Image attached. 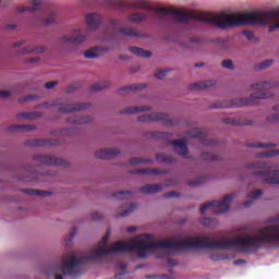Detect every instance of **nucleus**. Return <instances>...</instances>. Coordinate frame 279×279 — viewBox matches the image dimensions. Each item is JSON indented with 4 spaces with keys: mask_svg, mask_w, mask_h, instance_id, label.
I'll return each mask as SVG.
<instances>
[{
    "mask_svg": "<svg viewBox=\"0 0 279 279\" xmlns=\"http://www.w3.org/2000/svg\"><path fill=\"white\" fill-rule=\"evenodd\" d=\"M133 10H148L154 12L153 21L166 27H178L185 25L187 29L202 32L206 27H216V29H232L234 27L251 26V12L248 13H230L223 15L198 14L194 17L185 12L171 10L159 5L157 9L151 8L149 0H135L132 4Z\"/></svg>",
    "mask_w": 279,
    "mask_h": 279,
    "instance_id": "1",
    "label": "nucleus"
},
{
    "mask_svg": "<svg viewBox=\"0 0 279 279\" xmlns=\"http://www.w3.org/2000/svg\"><path fill=\"white\" fill-rule=\"evenodd\" d=\"M253 94L250 95V97H239L231 99L228 102H215L213 106H256L260 100L263 99H271L274 97V93L271 92H265V90H271V88H278V82H269V81H262L257 83H253L251 85Z\"/></svg>",
    "mask_w": 279,
    "mask_h": 279,
    "instance_id": "2",
    "label": "nucleus"
},
{
    "mask_svg": "<svg viewBox=\"0 0 279 279\" xmlns=\"http://www.w3.org/2000/svg\"><path fill=\"white\" fill-rule=\"evenodd\" d=\"M251 169H269L263 171H255L253 175H262L265 178L263 180L264 184H279V170L274 169L271 166L263 162V161H255L251 163Z\"/></svg>",
    "mask_w": 279,
    "mask_h": 279,
    "instance_id": "3",
    "label": "nucleus"
},
{
    "mask_svg": "<svg viewBox=\"0 0 279 279\" xmlns=\"http://www.w3.org/2000/svg\"><path fill=\"white\" fill-rule=\"evenodd\" d=\"M234 199V195H226L221 202L211 201L201 206V215H204L206 210H210L213 215H219L220 213H228L230 210V202Z\"/></svg>",
    "mask_w": 279,
    "mask_h": 279,
    "instance_id": "4",
    "label": "nucleus"
},
{
    "mask_svg": "<svg viewBox=\"0 0 279 279\" xmlns=\"http://www.w3.org/2000/svg\"><path fill=\"white\" fill-rule=\"evenodd\" d=\"M137 119L142 123L159 122L167 128H171V125H178V119L171 118V116L162 112L144 113L138 116Z\"/></svg>",
    "mask_w": 279,
    "mask_h": 279,
    "instance_id": "5",
    "label": "nucleus"
},
{
    "mask_svg": "<svg viewBox=\"0 0 279 279\" xmlns=\"http://www.w3.org/2000/svg\"><path fill=\"white\" fill-rule=\"evenodd\" d=\"M109 24L111 27H117L118 33L122 36H126V38H136L137 40H149V38H151L148 34L138 33V31L132 26H121V22H119V20H110Z\"/></svg>",
    "mask_w": 279,
    "mask_h": 279,
    "instance_id": "6",
    "label": "nucleus"
},
{
    "mask_svg": "<svg viewBox=\"0 0 279 279\" xmlns=\"http://www.w3.org/2000/svg\"><path fill=\"white\" fill-rule=\"evenodd\" d=\"M60 43L62 45H82V43H86V33L80 29L73 31L72 34L61 37Z\"/></svg>",
    "mask_w": 279,
    "mask_h": 279,
    "instance_id": "7",
    "label": "nucleus"
},
{
    "mask_svg": "<svg viewBox=\"0 0 279 279\" xmlns=\"http://www.w3.org/2000/svg\"><path fill=\"white\" fill-rule=\"evenodd\" d=\"M34 160L40 165H53L54 167H66V161L49 155H35Z\"/></svg>",
    "mask_w": 279,
    "mask_h": 279,
    "instance_id": "8",
    "label": "nucleus"
},
{
    "mask_svg": "<svg viewBox=\"0 0 279 279\" xmlns=\"http://www.w3.org/2000/svg\"><path fill=\"white\" fill-rule=\"evenodd\" d=\"M129 23H134V25H142V23H147L149 21V13L134 11L126 15Z\"/></svg>",
    "mask_w": 279,
    "mask_h": 279,
    "instance_id": "9",
    "label": "nucleus"
},
{
    "mask_svg": "<svg viewBox=\"0 0 279 279\" xmlns=\"http://www.w3.org/2000/svg\"><path fill=\"white\" fill-rule=\"evenodd\" d=\"M217 86V81L215 80H207V81H199L196 83H192L187 86L190 90H210V88H215Z\"/></svg>",
    "mask_w": 279,
    "mask_h": 279,
    "instance_id": "10",
    "label": "nucleus"
},
{
    "mask_svg": "<svg viewBox=\"0 0 279 279\" xmlns=\"http://www.w3.org/2000/svg\"><path fill=\"white\" fill-rule=\"evenodd\" d=\"M187 136H190V138H199L203 145H215V141L206 138V134L202 129H192L187 131Z\"/></svg>",
    "mask_w": 279,
    "mask_h": 279,
    "instance_id": "11",
    "label": "nucleus"
},
{
    "mask_svg": "<svg viewBox=\"0 0 279 279\" xmlns=\"http://www.w3.org/2000/svg\"><path fill=\"white\" fill-rule=\"evenodd\" d=\"M168 145H172L174 151L182 156V158H186L189 156V147H186V142L182 140L178 141H169Z\"/></svg>",
    "mask_w": 279,
    "mask_h": 279,
    "instance_id": "12",
    "label": "nucleus"
},
{
    "mask_svg": "<svg viewBox=\"0 0 279 279\" xmlns=\"http://www.w3.org/2000/svg\"><path fill=\"white\" fill-rule=\"evenodd\" d=\"M195 45H204V39L199 37H192L189 41L180 43L181 49H186L187 51H199V47Z\"/></svg>",
    "mask_w": 279,
    "mask_h": 279,
    "instance_id": "13",
    "label": "nucleus"
},
{
    "mask_svg": "<svg viewBox=\"0 0 279 279\" xmlns=\"http://www.w3.org/2000/svg\"><path fill=\"white\" fill-rule=\"evenodd\" d=\"M110 48H104L100 46H95L84 52V56L87 60H95V58H99V56L104 53H108Z\"/></svg>",
    "mask_w": 279,
    "mask_h": 279,
    "instance_id": "14",
    "label": "nucleus"
},
{
    "mask_svg": "<svg viewBox=\"0 0 279 279\" xmlns=\"http://www.w3.org/2000/svg\"><path fill=\"white\" fill-rule=\"evenodd\" d=\"M119 154H121V151L117 148L100 149L96 151V158H99L100 160H110V158H117Z\"/></svg>",
    "mask_w": 279,
    "mask_h": 279,
    "instance_id": "15",
    "label": "nucleus"
},
{
    "mask_svg": "<svg viewBox=\"0 0 279 279\" xmlns=\"http://www.w3.org/2000/svg\"><path fill=\"white\" fill-rule=\"evenodd\" d=\"M37 23L44 25V27H49L56 23V13L52 11H46L43 15L37 17Z\"/></svg>",
    "mask_w": 279,
    "mask_h": 279,
    "instance_id": "16",
    "label": "nucleus"
},
{
    "mask_svg": "<svg viewBox=\"0 0 279 279\" xmlns=\"http://www.w3.org/2000/svg\"><path fill=\"white\" fill-rule=\"evenodd\" d=\"M86 23H87L88 29L90 31L97 29V27L101 25V15L97 13L87 14Z\"/></svg>",
    "mask_w": 279,
    "mask_h": 279,
    "instance_id": "17",
    "label": "nucleus"
},
{
    "mask_svg": "<svg viewBox=\"0 0 279 279\" xmlns=\"http://www.w3.org/2000/svg\"><path fill=\"white\" fill-rule=\"evenodd\" d=\"M20 93L21 87L19 85L11 86L8 89L0 90V99H10V97H17Z\"/></svg>",
    "mask_w": 279,
    "mask_h": 279,
    "instance_id": "18",
    "label": "nucleus"
},
{
    "mask_svg": "<svg viewBox=\"0 0 279 279\" xmlns=\"http://www.w3.org/2000/svg\"><path fill=\"white\" fill-rule=\"evenodd\" d=\"M165 186L162 184H146L140 189V193L144 195H154V193H160Z\"/></svg>",
    "mask_w": 279,
    "mask_h": 279,
    "instance_id": "19",
    "label": "nucleus"
},
{
    "mask_svg": "<svg viewBox=\"0 0 279 279\" xmlns=\"http://www.w3.org/2000/svg\"><path fill=\"white\" fill-rule=\"evenodd\" d=\"M145 89L144 84L126 85L118 89V95H128L130 93H138V90Z\"/></svg>",
    "mask_w": 279,
    "mask_h": 279,
    "instance_id": "20",
    "label": "nucleus"
},
{
    "mask_svg": "<svg viewBox=\"0 0 279 279\" xmlns=\"http://www.w3.org/2000/svg\"><path fill=\"white\" fill-rule=\"evenodd\" d=\"M29 145L33 147H53V145H58L57 140H32Z\"/></svg>",
    "mask_w": 279,
    "mask_h": 279,
    "instance_id": "21",
    "label": "nucleus"
},
{
    "mask_svg": "<svg viewBox=\"0 0 279 279\" xmlns=\"http://www.w3.org/2000/svg\"><path fill=\"white\" fill-rule=\"evenodd\" d=\"M36 125L34 124H17L8 128V132H34Z\"/></svg>",
    "mask_w": 279,
    "mask_h": 279,
    "instance_id": "22",
    "label": "nucleus"
},
{
    "mask_svg": "<svg viewBox=\"0 0 279 279\" xmlns=\"http://www.w3.org/2000/svg\"><path fill=\"white\" fill-rule=\"evenodd\" d=\"M112 86V83L110 81H101L98 83H95L89 87V93H101V90H106Z\"/></svg>",
    "mask_w": 279,
    "mask_h": 279,
    "instance_id": "23",
    "label": "nucleus"
},
{
    "mask_svg": "<svg viewBox=\"0 0 279 279\" xmlns=\"http://www.w3.org/2000/svg\"><path fill=\"white\" fill-rule=\"evenodd\" d=\"M22 193L25 195H31L35 197H49L51 195V192L49 191H43V190H36V189H23Z\"/></svg>",
    "mask_w": 279,
    "mask_h": 279,
    "instance_id": "24",
    "label": "nucleus"
},
{
    "mask_svg": "<svg viewBox=\"0 0 279 279\" xmlns=\"http://www.w3.org/2000/svg\"><path fill=\"white\" fill-rule=\"evenodd\" d=\"M222 123H226L227 125H252V120H245L244 118H225Z\"/></svg>",
    "mask_w": 279,
    "mask_h": 279,
    "instance_id": "25",
    "label": "nucleus"
},
{
    "mask_svg": "<svg viewBox=\"0 0 279 279\" xmlns=\"http://www.w3.org/2000/svg\"><path fill=\"white\" fill-rule=\"evenodd\" d=\"M45 51H47V48H45L44 46H27L25 48H22L20 50V53L22 56H25L27 53H45Z\"/></svg>",
    "mask_w": 279,
    "mask_h": 279,
    "instance_id": "26",
    "label": "nucleus"
},
{
    "mask_svg": "<svg viewBox=\"0 0 279 279\" xmlns=\"http://www.w3.org/2000/svg\"><path fill=\"white\" fill-rule=\"evenodd\" d=\"M129 50L133 56H137L138 58H151V52L141 47L132 46Z\"/></svg>",
    "mask_w": 279,
    "mask_h": 279,
    "instance_id": "27",
    "label": "nucleus"
},
{
    "mask_svg": "<svg viewBox=\"0 0 279 279\" xmlns=\"http://www.w3.org/2000/svg\"><path fill=\"white\" fill-rule=\"evenodd\" d=\"M151 107H129L121 111V114H136L137 112H149Z\"/></svg>",
    "mask_w": 279,
    "mask_h": 279,
    "instance_id": "28",
    "label": "nucleus"
},
{
    "mask_svg": "<svg viewBox=\"0 0 279 279\" xmlns=\"http://www.w3.org/2000/svg\"><path fill=\"white\" fill-rule=\"evenodd\" d=\"M134 173H143L144 175H163V173H167L165 170H159V169H137L134 171Z\"/></svg>",
    "mask_w": 279,
    "mask_h": 279,
    "instance_id": "29",
    "label": "nucleus"
},
{
    "mask_svg": "<svg viewBox=\"0 0 279 279\" xmlns=\"http://www.w3.org/2000/svg\"><path fill=\"white\" fill-rule=\"evenodd\" d=\"M274 64V59H266L254 65V71H266Z\"/></svg>",
    "mask_w": 279,
    "mask_h": 279,
    "instance_id": "30",
    "label": "nucleus"
},
{
    "mask_svg": "<svg viewBox=\"0 0 279 279\" xmlns=\"http://www.w3.org/2000/svg\"><path fill=\"white\" fill-rule=\"evenodd\" d=\"M114 199H133L134 193L131 191H120L113 193Z\"/></svg>",
    "mask_w": 279,
    "mask_h": 279,
    "instance_id": "31",
    "label": "nucleus"
},
{
    "mask_svg": "<svg viewBox=\"0 0 279 279\" xmlns=\"http://www.w3.org/2000/svg\"><path fill=\"white\" fill-rule=\"evenodd\" d=\"M38 99H40V96L36 94H29L19 98V101L20 104H34V101H38Z\"/></svg>",
    "mask_w": 279,
    "mask_h": 279,
    "instance_id": "32",
    "label": "nucleus"
},
{
    "mask_svg": "<svg viewBox=\"0 0 279 279\" xmlns=\"http://www.w3.org/2000/svg\"><path fill=\"white\" fill-rule=\"evenodd\" d=\"M40 114L38 112H22L17 114V119H23L24 121H32L38 119Z\"/></svg>",
    "mask_w": 279,
    "mask_h": 279,
    "instance_id": "33",
    "label": "nucleus"
},
{
    "mask_svg": "<svg viewBox=\"0 0 279 279\" xmlns=\"http://www.w3.org/2000/svg\"><path fill=\"white\" fill-rule=\"evenodd\" d=\"M151 162H154V159H143V158H131L129 161V165H131V167H136V165H151Z\"/></svg>",
    "mask_w": 279,
    "mask_h": 279,
    "instance_id": "34",
    "label": "nucleus"
},
{
    "mask_svg": "<svg viewBox=\"0 0 279 279\" xmlns=\"http://www.w3.org/2000/svg\"><path fill=\"white\" fill-rule=\"evenodd\" d=\"M93 118L88 116H78L74 120H70V123H77L78 125H84L86 123H92Z\"/></svg>",
    "mask_w": 279,
    "mask_h": 279,
    "instance_id": "35",
    "label": "nucleus"
},
{
    "mask_svg": "<svg viewBox=\"0 0 279 279\" xmlns=\"http://www.w3.org/2000/svg\"><path fill=\"white\" fill-rule=\"evenodd\" d=\"M201 223L204 228H217L218 221L215 218H202Z\"/></svg>",
    "mask_w": 279,
    "mask_h": 279,
    "instance_id": "36",
    "label": "nucleus"
},
{
    "mask_svg": "<svg viewBox=\"0 0 279 279\" xmlns=\"http://www.w3.org/2000/svg\"><path fill=\"white\" fill-rule=\"evenodd\" d=\"M171 71H173L171 68L158 69L155 71V77L157 80H165V77H167L168 73H171Z\"/></svg>",
    "mask_w": 279,
    "mask_h": 279,
    "instance_id": "37",
    "label": "nucleus"
},
{
    "mask_svg": "<svg viewBox=\"0 0 279 279\" xmlns=\"http://www.w3.org/2000/svg\"><path fill=\"white\" fill-rule=\"evenodd\" d=\"M221 68L227 69L228 71H234V69H236V66L234 65V61H232V59L222 60Z\"/></svg>",
    "mask_w": 279,
    "mask_h": 279,
    "instance_id": "38",
    "label": "nucleus"
},
{
    "mask_svg": "<svg viewBox=\"0 0 279 279\" xmlns=\"http://www.w3.org/2000/svg\"><path fill=\"white\" fill-rule=\"evenodd\" d=\"M202 160H221V155H217L213 153H203Z\"/></svg>",
    "mask_w": 279,
    "mask_h": 279,
    "instance_id": "39",
    "label": "nucleus"
},
{
    "mask_svg": "<svg viewBox=\"0 0 279 279\" xmlns=\"http://www.w3.org/2000/svg\"><path fill=\"white\" fill-rule=\"evenodd\" d=\"M156 160L157 162H163L165 165H171V162H173V158L167 157L163 154H158Z\"/></svg>",
    "mask_w": 279,
    "mask_h": 279,
    "instance_id": "40",
    "label": "nucleus"
},
{
    "mask_svg": "<svg viewBox=\"0 0 279 279\" xmlns=\"http://www.w3.org/2000/svg\"><path fill=\"white\" fill-rule=\"evenodd\" d=\"M274 156H279V149H272V150L260 153L258 155V158H271Z\"/></svg>",
    "mask_w": 279,
    "mask_h": 279,
    "instance_id": "41",
    "label": "nucleus"
},
{
    "mask_svg": "<svg viewBox=\"0 0 279 279\" xmlns=\"http://www.w3.org/2000/svg\"><path fill=\"white\" fill-rule=\"evenodd\" d=\"M43 5L41 0H32L31 7H28V12H38V8Z\"/></svg>",
    "mask_w": 279,
    "mask_h": 279,
    "instance_id": "42",
    "label": "nucleus"
},
{
    "mask_svg": "<svg viewBox=\"0 0 279 279\" xmlns=\"http://www.w3.org/2000/svg\"><path fill=\"white\" fill-rule=\"evenodd\" d=\"M219 51H223L225 53H230L232 51V46L226 41H221L218 44Z\"/></svg>",
    "mask_w": 279,
    "mask_h": 279,
    "instance_id": "43",
    "label": "nucleus"
},
{
    "mask_svg": "<svg viewBox=\"0 0 279 279\" xmlns=\"http://www.w3.org/2000/svg\"><path fill=\"white\" fill-rule=\"evenodd\" d=\"M80 88H82V83L75 82L65 88V93L68 94L75 93V90H80Z\"/></svg>",
    "mask_w": 279,
    "mask_h": 279,
    "instance_id": "44",
    "label": "nucleus"
},
{
    "mask_svg": "<svg viewBox=\"0 0 279 279\" xmlns=\"http://www.w3.org/2000/svg\"><path fill=\"white\" fill-rule=\"evenodd\" d=\"M138 206L136 204H129L126 205V209L120 214L121 217H128L131 213H133V210H136Z\"/></svg>",
    "mask_w": 279,
    "mask_h": 279,
    "instance_id": "45",
    "label": "nucleus"
},
{
    "mask_svg": "<svg viewBox=\"0 0 279 279\" xmlns=\"http://www.w3.org/2000/svg\"><path fill=\"white\" fill-rule=\"evenodd\" d=\"M248 147H252L254 149H267L269 147H274V144H265V143L248 144Z\"/></svg>",
    "mask_w": 279,
    "mask_h": 279,
    "instance_id": "46",
    "label": "nucleus"
},
{
    "mask_svg": "<svg viewBox=\"0 0 279 279\" xmlns=\"http://www.w3.org/2000/svg\"><path fill=\"white\" fill-rule=\"evenodd\" d=\"M118 267L123 272L116 274L114 278H117V279H125V269H128V266L125 264H120Z\"/></svg>",
    "mask_w": 279,
    "mask_h": 279,
    "instance_id": "47",
    "label": "nucleus"
},
{
    "mask_svg": "<svg viewBox=\"0 0 279 279\" xmlns=\"http://www.w3.org/2000/svg\"><path fill=\"white\" fill-rule=\"evenodd\" d=\"M75 234H77V227H73L72 231L70 232V238L65 240L66 245L73 242V239H75Z\"/></svg>",
    "mask_w": 279,
    "mask_h": 279,
    "instance_id": "48",
    "label": "nucleus"
},
{
    "mask_svg": "<svg viewBox=\"0 0 279 279\" xmlns=\"http://www.w3.org/2000/svg\"><path fill=\"white\" fill-rule=\"evenodd\" d=\"M56 86H58V81H50V82L45 83L46 90H53V88H56Z\"/></svg>",
    "mask_w": 279,
    "mask_h": 279,
    "instance_id": "49",
    "label": "nucleus"
},
{
    "mask_svg": "<svg viewBox=\"0 0 279 279\" xmlns=\"http://www.w3.org/2000/svg\"><path fill=\"white\" fill-rule=\"evenodd\" d=\"M260 195H263V190H256L254 192H252L251 195H248L250 199H258V197H260Z\"/></svg>",
    "mask_w": 279,
    "mask_h": 279,
    "instance_id": "50",
    "label": "nucleus"
},
{
    "mask_svg": "<svg viewBox=\"0 0 279 279\" xmlns=\"http://www.w3.org/2000/svg\"><path fill=\"white\" fill-rule=\"evenodd\" d=\"M66 108H69V107H61V112H75V111H77V110H84V108L83 107H76V108H73V109H66Z\"/></svg>",
    "mask_w": 279,
    "mask_h": 279,
    "instance_id": "51",
    "label": "nucleus"
},
{
    "mask_svg": "<svg viewBox=\"0 0 279 279\" xmlns=\"http://www.w3.org/2000/svg\"><path fill=\"white\" fill-rule=\"evenodd\" d=\"M242 34L245 36V38H247V40H254V33L251 31H243Z\"/></svg>",
    "mask_w": 279,
    "mask_h": 279,
    "instance_id": "52",
    "label": "nucleus"
},
{
    "mask_svg": "<svg viewBox=\"0 0 279 279\" xmlns=\"http://www.w3.org/2000/svg\"><path fill=\"white\" fill-rule=\"evenodd\" d=\"M36 62H40V57L28 58L26 60V64H36Z\"/></svg>",
    "mask_w": 279,
    "mask_h": 279,
    "instance_id": "53",
    "label": "nucleus"
},
{
    "mask_svg": "<svg viewBox=\"0 0 279 279\" xmlns=\"http://www.w3.org/2000/svg\"><path fill=\"white\" fill-rule=\"evenodd\" d=\"M92 219H93L94 221H98L99 219H101V214L98 213V211L92 213Z\"/></svg>",
    "mask_w": 279,
    "mask_h": 279,
    "instance_id": "54",
    "label": "nucleus"
},
{
    "mask_svg": "<svg viewBox=\"0 0 279 279\" xmlns=\"http://www.w3.org/2000/svg\"><path fill=\"white\" fill-rule=\"evenodd\" d=\"M163 197H166V198L178 197V192H174V191L168 192V193L163 194Z\"/></svg>",
    "mask_w": 279,
    "mask_h": 279,
    "instance_id": "55",
    "label": "nucleus"
},
{
    "mask_svg": "<svg viewBox=\"0 0 279 279\" xmlns=\"http://www.w3.org/2000/svg\"><path fill=\"white\" fill-rule=\"evenodd\" d=\"M17 12H19V14H23L25 12H29V7L17 8Z\"/></svg>",
    "mask_w": 279,
    "mask_h": 279,
    "instance_id": "56",
    "label": "nucleus"
},
{
    "mask_svg": "<svg viewBox=\"0 0 279 279\" xmlns=\"http://www.w3.org/2000/svg\"><path fill=\"white\" fill-rule=\"evenodd\" d=\"M4 29H8L9 32H14V29H16V24H8Z\"/></svg>",
    "mask_w": 279,
    "mask_h": 279,
    "instance_id": "57",
    "label": "nucleus"
},
{
    "mask_svg": "<svg viewBox=\"0 0 279 279\" xmlns=\"http://www.w3.org/2000/svg\"><path fill=\"white\" fill-rule=\"evenodd\" d=\"M167 263L171 267H175L178 265V262L175 259H171V258L167 259Z\"/></svg>",
    "mask_w": 279,
    "mask_h": 279,
    "instance_id": "58",
    "label": "nucleus"
},
{
    "mask_svg": "<svg viewBox=\"0 0 279 279\" xmlns=\"http://www.w3.org/2000/svg\"><path fill=\"white\" fill-rule=\"evenodd\" d=\"M187 184H189V186H199V181H197V180L189 181Z\"/></svg>",
    "mask_w": 279,
    "mask_h": 279,
    "instance_id": "59",
    "label": "nucleus"
},
{
    "mask_svg": "<svg viewBox=\"0 0 279 279\" xmlns=\"http://www.w3.org/2000/svg\"><path fill=\"white\" fill-rule=\"evenodd\" d=\"M210 259L211 260H223V258L220 255H211Z\"/></svg>",
    "mask_w": 279,
    "mask_h": 279,
    "instance_id": "60",
    "label": "nucleus"
},
{
    "mask_svg": "<svg viewBox=\"0 0 279 279\" xmlns=\"http://www.w3.org/2000/svg\"><path fill=\"white\" fill-rule=\"evenodd\" d=\"M233 265H245V260L244 259H236L233 262Z\"/></svg>",
    "mask_w": 279,
    "mask_h": 279,
    "instance_id": "61",
    "label": "nucleus"
},
{
    "mask_svg": "<svg viewBox=\"0 0 279 279\" xmlns=\"http://www.w3.org/2000/svg\"><path fill=\"white\" fill-rule=\"evenodd\" d=\"M205 65H206V63H204V62H198V63L194 64L195 69H203V66H205Z\"/></svg>",
    "mask_w": 279,
    "mask_h": 279,
    "instance_id": "62",
    "label": "nucleus"
},
{
    "mask_svg": "<svg viewBox=\"0 0 279 279\" xmlns=\"http://www.w3.org/2000/svg\"><path fill=\"white\" fill-rule=\"evenodd\" d=\"M22 45H25V40L15 43V44L13 45V48L22 47Z\"/></svg>",
    "mask_w": 279,
    "mask_h": 279,
    "instance_id": "63",
    "label": "nucleus"
},
{
    "mask_svg": "<svg viewBox=\"0 0 279 279\" xmlns=\"http://www.w3.org/2000/svg\"><path fill=\"white\" fill-rule=\"evenodd\" d=\"M120 60H123V61L128 62V60H130V57H128L125 54H121Z\"/></svg>",
    "mask_w": 279,
    "mask_h": 279,
    "instance_id": "64",
    "label": "nucleus"
}]
</instances>
